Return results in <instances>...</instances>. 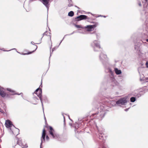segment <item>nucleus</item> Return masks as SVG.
Listing matches in <instances>:
<instances>
[{
	"label": "nucleus",
	"mask_w": 148,
	"mask_h": 148,
	"mask_svg": "<svg viewBox=\"0 0 148 148\" xmlns=\"http://www.w3.org/2000/svg\"><path fill=\"white\" fill-rule=\"evenodd\" d=\"M87 16L85 15H80V16H77L76 18L77 19V21H80L81 20L85 19L87 18Z\"/></svg>",
	"instance_id": "obj_9"
},
{
	"label": "nucleus",
	"mask_w": 148,
	"mask_h": 148,
	"mask_svg": "<svg viewBox=\"0 0 148 148\" xmlns=\"http://www.w3.org/2000/svg\"><path fill=\"white\" fill-rule=\"evenodd\" d=\"M32 52H30V53H27V54H30V53H32Z\"/></svg>",
	"instance_id": "obj_34"
},
{
	"label": "nucleus",
	"mask_w": 148,
	"mask_h": 148,
	"mask_svg": "<svg viewBox=\"0 0 148 148\" xmlns=\"http://www.w3.org/2000/svg\"><path fill=\"white\" fill-rule=\"evenodd\" d=\"M15 130L14 132L13 131H12V132L13 134H14L15 135H17L18 134H19V130L18 129L15 128Z\"/></svg>",
	"instance_id": "obj_14"
},
{
	"label": "nucleus",
	"mask_w": 148,
	"mask_h": 148,
	"mask_svg": "<svg viewBox=\"0 0 148 148\" xmlns=\"http://www.w3.org/2000/svg\"><path fill=\"white\" fill-rule=\"evenodd\" d=\"M74 15V12L72 11H71L68 13V16H72Z\"/></svg>",
	"instance_id": "obj_17"
},
{
	"label": "nucleus",
	"mask_w": 148,
	"mask_h": 148,
	"mask_svg": "<svg viewBox=\"0 0 148 148\" xmlns=\"http://www.w3.org/2000/svg\"><path fill=\"white\" fill-rule=\"evenodd\" d=\"M94 43L95 44L94 47V50L96 51H97L100 49V46L99 43L97 41H95L94 42Z\"/></svg>",
	"instance_id": "obj_6"
},
{
	"label": "nucleus",
	"mask_w": 148,
	"mask_h": 148,
	"mask_svg": "<svg viewBox=\"0 0 148 148\" xmlns=\"http://www.w3.org/2000/svg\"><path fill=\"white\" fill-rule=\"evenodd\" d=\"M146 80H148V77H147V78H146ZM147 82H148V81H147Z\"/></svg>",
	"instance_id": "obj_28"
},
{
	"label": "nucleus",
	"mask_w": 148,
	"mask_h": 148,
	"mask_svg": "<svg viewBox=\"0 0 148 148\" xmlns=\"http://www.w3.org/2000/svg\"><path fill=\"white\" fill-rule=\"evenodd\" d=\"M23 147H22V148H23Z\"/></svg>",
	"instance_id": "obj_38"
},
{
	"label": "nucleus",
	"mask_w": 148,
	"mask_h": 148,
	"mask_svg": "<svg viewBox=\"0 0 148 148\" xmlns=\"http://www.w3.org/2000/svg\"><path fill=\"white\" fill-rule=\"evenodd\" d=\"M146 40L147 42H148V39H147Z\"/></svg>",
	"instance_id": "obj_33"
},
{
	"label": "nucleus",
	"mask_w": 148,
	"mask_h": 148,
	"mask_svg": "<svg viewBox=\"0 0 148 148\" xmlns=\"http://www.w3.org/2000/svg\"><path fill=\"white\" fill-rule=\"evenodd\" d=\"M107 58V56L104 54L103 53H101L100 56V59L103 60L104 59H106Z\"/></svg>",
	"instance_id": "obj_13"
},
{
	"label": "nucleus",
	"mask_w": 148,
	"mask_h": 148,
	"mask_svg": "<svg viewBox=\"0 0 148 148\" xmlns=\"http://www.w3.org/2000/svg\"><path fill=\"white\" fill-rule=\"evenodd\" d=\"M49 1V0H42V3L47 8L48 10L49 9L48 3Z\"/></svg>",
	"instance_id": "obj_10"
},
{
	"label": "nucleus",
	"mask_w": 148,
	"mask_h": 148,
	"mask_svg": "<svg viewBox=\"0 0 148 148\" xmlns=\"http://www.w3.org/2000/svg\"><path fill=\"white\" fill-rule=\"evenodd\" d=\"M95 114H94L93 115H95Z\"/></svg>",
	"instance_id": "obj_37"
},
{
	"label": "nucleus",
	"mask_w": 148,
	"mask_h": 148,
	"mask_svg": "<svg viewBox=\"0 0 148 148\" xmlns=\"http://www.w3.org/2000/svg\"><path fill=\"white\" fill-rule=\"evenodd\" d=\"M114 71L116 73L117 75L120 74L121 73V71L120 70H119L117 68H115L114 69Z\"/></svg>",
	"instance_id": "obj_15"
},
{
	"label": "nucleus",
	"mask_w": 148,
	"mask_h": 148,
	"mask_svg": "<svg viewBox=\"0 0 148 148\" xmlns=\"http://www.w3.org/2000/svg\"><path fill=\"white\" fill-rule=\"evenodd\" d=\"M141 4L139 2V6H141Z\"/></svg>",
	"instance_id": "obj_30"
},
{
	"label": "nucleus",
	"mask_w": 148,
	"mask_h": 148,
	"mask_svg": "<svg viewBox=\"0 0 148 148\" xmlns=\"http://www.w3.org/2000/svg\"><path fill=\"white\" fill-rule=\"evenodd\" d=\"M28 147L27 146V145H26V146H25V148H27Z\"/></svg>",
	"instance_id": "obj_31"
},
{
	"label": "nucleus",
	"mask_w": 148,
	"mask_h": 148,
	"mask_svg": "<svg viewBox=\"0 0 148 148\" xmlns=\"http://www.w3.org/2000/svg\"><path fill=\"white\" fill-rule=\"evenodd\" d=\"M54 49V48L53 49H52V51H53Z\"/></svg>",
	"instance_id": "obj_32"
},
{
	"label": "nucleus",
	"mask_w": 148,
	"mask_h": 148,
	"mask_svg": "<svg viewBox=\"0 0 148 148\" xmlns=\"http://www.w3.org/2000/svg\"><path fill=\"white\" fill-rule=\"evenodd\" d=\"M139 48V47L138 46V44H137V45L136 44H135V50L136 51H138V49Z\"/></svg>",
	"instance_id": "obj_18"
},
{
	"label": "nucleus",
	"mask_w": 148,
	"mask_h": 148,
	"mask_svg": "<svg viewBox=\"0 0 148 148\" xmlns=\"http://www.w3.org/2000/svg\"><path fill=\"white\" fill-rule=\"evenodd\" d=\"M128 110V109H125V110L126 111H127Z\"/></svg>",
	"instance_id": "obj_27"
},
{
	"label": "nucleus",
	"mask_w": 148,
	"mask_h": 148,
	"mask_svg": "<svg viewBox=\"0 0 148 148\" xmlns=\"http://www.w3.org/2000/svg\"><path fill=\"white\" fill-rule=\"evenodd\" d=\"M102 114L103 115V114H104V112H102ZM103 116H104V115H103V116H102V117H103Z\"/></svg>",
	"instance_id": "obj_29"
},
{
	"label": "nucleus",
	"mask_w": 148,
	"mask_h": 148,
	"mask_svg": "<svg viewBox=\"0 0 148 148\" xmlns=\"http://www.w3.org/2000/svg\"><path fill=\"white\" fill-rule=\"evenodd\" d=\"M46 139L47 140H48L49 139V136L47 135L46 136Z\"/></svg>",
	"instance_id": "obj_24"
},
{
	"label": "nucleus",
	"mask_w": 148,
	"mask_h": 148,
	"mask_svg": "<svg viewBox=\"0 0 148 148\" xmlns=\"http://www.w3.org/2000/svg\"><path fill=\"white\" fill-rule=\"evenodd\" d=\"M0 95L2 97H4L5 96V93L4 92L3 89L0 88Z\"/></svg>",
	"instance_id": "obj_11"
},
{
	"label": "nucleus",
	"mask_w": 148,
	"mask_h": 148,
	"mask_svg": "<svg viewBox=\"0 0 148 148\" xmlns=\"http://www.w3.org/2000/svg\"><path fill=\"white\" fill-rule=\"evenodd\" d=\"M72 4H70L68 5V6H72Z\"/></svg>",
	"instance_id": "obj_26"
},
{
	"label": "nucleus",
	"mask_w": 148,
	"mask_h": 148,
	"mask_svg": "<svg viewBox=\"0 0 148 148\" xmlns=\"http://www.w3.org/2000/svg\"><path fill=\"white\" fill-rule=\"evenodd\" d=\"M34 93H36L37 96L39 97L41 101L42 107L43 108V105L42 100L41 98L42 90L40 88H38L35 91Z\"/></svg>",
	"instance_id": "obj_1"
},
{
	"label": "nucleus",
	"mask_w": 148,
	"mask_h": 148,
	"mask_svg": "<svg viewBox=\"0 0 148 148\" xmlns=\"http://www.w3.org/2000/svg\"><path fill=\"white\" fill-rule=\"evenodd\" d=\"M107 108L106 106L105 105L104 106L103 104H101L100 105V107H98V109L101 112L102 111L103 112L106 110Z\"/></svg>",
	"instance_id": "obj_5"
},
{
	"label": "nucleus",
	"mask_w": 148,
	"mask_h": 148,
	"mask_svg": "<svg viewBox=\"0 0 148 148\" xmlns=\"http://www.w3.org/2000/svg\"><path fill=\"white\" fill-rule=\"evenodd\" d=\"M127 102L126 99L125 98H123L117 101L116 103L118 105H124L127 103Z\"/></svg>",
	"instance_id": "obj_3"
},
{
	"label": "nucleus",
	"mask_w": 148,
	"mask_h": 148,
	"mask_svg": "<svg viewBox=\"0 0 148 148\" xmlns=\"http://www.w3.org/2000/svg\"><path fill=\"white\" fill-rule=\"evenodd\" d=\"M49 132L53 138L56 139L58 137V135L54 133V131L52 127H49Z\"/></svg>",
	"instance_id": "obj_2"
},
{
	"label": "nucleus",
	"mask_w": 148,
	"mask_h": 148,
	"mask_svg": "<svg viewBox=\"0 0 148 148\" xmlns=\"http://www.w3.org/2000/svg\"><path fill=\"white\" fill-rule=\"evenodd\" d=\"M140 92H141V91H139V97H140V95L142 94L140 93Z\"/></svg>",
	"instance_id": "obj_25"
},
{
	"label": "nucleus",
	"mask_w": 148,
	"mask_h": 148,
	"mask_svg": "<svg viewBox=\"0 0 148 148\" xmlns=\"http://www.w3.org/2000/svg\"><path fill=\"white\" fill-rule=\"evenodd\" d=\"M16 94L19 95L18 94L16 93Z\"/></svg>",
	"instance_id": "obj_35"
},
{
	"label": "nucleus",
	"mask_w": 148,
	"mask_h": 148,
	"mask_svg": "<svg viewBox=\"0 0 148 148\" xmlns=\"http://www.w3.org/2000/svg\"><path fill=\"white\" fill-rule=\"evenodd\" d=\"M136 100L135 98L134 97H132L130 98V101L132 102H134Z\"/></svg>",
	"instance_id": "obj_19"
},
{
	"label": "nucleus",
	"mask_w": 148,
	"mask_h": 148,
	"mask_svg": "<svg viewBox=\"0 0 148 148\" xmlns=\"http://www.w3.org/2000/svg\"><path fill=\"white\" fill-rule=\"evenodd\" d=\"M5 125L6 127L8 128H10V130H11V127H15L13 125L12 122L9 120H7L6 121Z\"/></svg>",
	"instance_id": "obj_4"
},
{
	"label": "nucleus",
	"mask_w": 148,
	"mask_h": 148,
	"mask_svg": "<svg viewBox=\"0 0 148 148\" xmlns=\"http://www.w3.org/2000/svg\"><path fill=\"white\" fill-rule=\"evenodd\" d=\"M104 17H105L106 16H103Z\"/></svg>",
	"instance_id": "obj_36"
},
{
	"label": "nucleus",
	"mask_w": 148,
	"mask_h": 148,
	"mask_svg": "<svg viewBox=\"0 0 148 148\" xmlns=\"http://www.w3.org/2000/svg\"><path fill=\"white\" fill-rule=\"evenodd\" d=\"M17 143L20 146H22L23 145L21 143V141L18 140L17 141Z\"/></svg>",
	"instance_id": "obj_21"
},
{
	"label": "nucleus",
	"mask_w": 148,
	"mask_h": 148,
	"mask_svg": "<svg viewBox=\"0 0 148 148\" xmlns=\"http://www.w3.org/2000/svg\"><path fill=\"white\" fill-rule=\"evenodd\" d=\"M99 131V130H98ZM99 132V139H101L102 140H105V137L104 136V134H103L102 133H101Z\"/></svg>",
	"instance_id": "obj_12"
},
{
	"label": "nucleus",
	"mask_w": 148,
	"mask_h": 148,
	"mask_svg": "<svg viewBox=\"0 0 148 148\" xmlns=\"http://www.w3.org/2000/svg\"><path fill=\"white\" fill-rule=\"evenodd\" d=\"M146 66L147 68H148V61H147L146 63Z\"/></svg>",
	"instance_id": "obj_23"
},
{
	"label": "nucleus",
	"mask_w": 148,
	"mask_h": 148,
	"mask_svg": "<svg viewBox=\"0 0 148 148\" xmlns=\"http://www.w3.org/2000/svg\"><path fill=\"white\" fill-rule=\"evenodd\" d=\"M50 33L49 32L46 31L44 33L43 35L49 36L50 38H51V36L50 35Z\"/></svg>",
	"instance_id": "obj_16"
},
{
	"label": "nucleus",
	"mask_w": 148,
	"mask_h": 148,
	"mask_svg": "<svg viewBox=\"0 0 148 148\" xmlns=\"http://www.w3.org/2000/svg\"><path fill=\"white\" fill-rule=\"evenodd\" d=\"M75 26L77 28H83L82 27L81 25H75Z\"/></svg>",
	"instance_id": "obj_20"
},
{
	"label": "nucleus",
	"mask_w": 148,
	"mask_h": 148,
	"mask_svg": "<svg viewBox=\"0 0 148 148\" xmlns=\"http://www.w3.org/2000/svg\"><path fill=\"white\" fill-rule=\"evenodd\" d=\"M7 90L8 91H9L10 92H14V90H12L10 89L7 88Z\"/></svg>",
	"instance_id": "obj_22"
},
{
	"label": "nucleus",
	"mask_w": 148,
	"mask_h": 148,
	"mask_svg": "<svg viewBox=\"0 0 148 148\" xmlns=\"http://www.w3.org/2000/svg\"><path fill=\"white\" fill-rule=\"evenodd\" d=\"M95 25H87L85 27L86 30L88 31H90L92 30V29L96 27Z\"/></svg>",
	"instance_id": "obj_8"
},
{
	"label": "nucleus",
	"mask_w": 148,
	"mask_h": 148,
	"mask_svg": "<svg viewBox=\"0 0 148 148\" xmlns=\"http://www.w3.org/2000/svg\"><path fill=\"white\" fill-rule=\"evenodd\" d=\"M46 135V131L44 129L43 130L42 133V136L41 137V142L40 145V148H42V143L43 142L42 140V138L43 139V140L45 141V137Z\"/></svg>",
	"instance_id": "obj_7"
}]
</instances>
